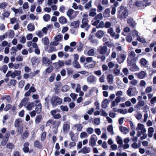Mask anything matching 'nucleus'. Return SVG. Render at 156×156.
Listing matches in <instances>:
<instances>
[{
	"label": "nucleus",
	"instance_id": "aec40b11",
	"mask_svg": "<svg viewBox=\"0 0 156 156\" xmlns=\"http://www.w3.org/2000/svg\"><path fill=\"white\" fill-rule=\"evenodd\" d=\"M42 62L44 64L48 65H49L51 63L48 58L46 57H44L42 58Z\"/></svg>",
	"mask_w": 156,
	"mask_h": 156
},
{
	"label": "nucleus",
	"instance_id": "1a4fd4ad",
	"mask_svg": "<svg viewBox=\"0 0 156 156\" xmlns=\"http://www.w3.org/2000/svg\"><path fill=\"white\" fill-rule=\"evenodd\" d=\"M88 21H86V20H82V24L81 26V27L82 28H84L85 30L87 31L90 27V25H88L87 23Z\"/></svg>",
	"mask_w": 156,
	"mask_h": 156
},
{
	"label": "nucleus",
	"instance_id": "f257e3e1",
	"mask_svg": "<svg viewBox=\"0 0 156 156\" xmlns=\"http://www.w3.org/2000/svg\"><path fill=\"white\" fill-rule=\"evenodd\" d=\"M96 64V61L93 60L92 57H87L86 62L84 63V66L87 69L94 68Z\"/></svg>",
	"mask_w": 156,
	"mask_h": 156
},
{
	"label": "nucleus",
	"instance_id": "603ef678",
	"mask_svg": "<svg viewBox=\"0 0 156 156\" xmlns=\"http://www.w3.org/2000/svg\"><path fill=\"white\" fill-rule=\"evenodd\" d=\"M97 11L100 12L102 11L104 9L103 7L100 4H98L97 6Z\"/></svg>",
	"mask_w": 156,
	"mask_h": 156
},
{
	"label": "nucleus",
	"instance_id": "9d476101",
	"mask_svg": "<svg viewBox=\"0 0 156 156\" xmlns=\"http://www.w3.org/2000/svg\"><path fill=\"white\" fill-rule=\"evenodd\" d=\"M35 105L36 107L35 108L36 112L37 113H40L41 111V104L40 103V101L38 100H36L35 101Z\"/></svg>",
	"mask_w": 156,
	"mask_h": 156
},
{
	"label": "nucleus",
	"instance_id": "dca6fc26",
	"mask_svg": "<svg viewBox=\"0 0 156 156\" xmlns=\"http://www.w3.org/2000/svg\"><path fill=\"white\" fill-rule=\"evenodd\" d=\"M119 129L120 131L123 133L124 134H126L127 132L129 131V129L122 126H119Z\"/></svg>",
	"mask_w": 156,
	"mask_h": 156
},
{
	"label": "nucleus",
	"instance_id": "cd10ccee",
	"mask_svg": "<svg viewBox=\"0 0 156 156\" xmlns=\"http://www.w3.org/2000/svg\"><path fill=\"white\" fill-rule=\"evenodd\" d=\"M96 9L93 8L89 11V16H94L96 15Z\"/></svg>",
	"mask_w": 156,
	"mask_h": 156
},
{
	"label": "nucleus",
	"instance_id": "b1692460",
	"mask_svg": "<svg viewBox=\"0 0 156 156\" xmlns=\"http://www.w3.org/2000/svg\"><path fill=\"white\" fill-rule=\"evenodd\" d=\"M80 23V22L78 20L73 21L71 23L70 26L74 28H77L79 26Z\"/></svg>",
	"mask_w": 156,
	"mask_h": 156
},
{
	"label": "nucleus",
	"instance_id": "69168bd1",
	"mask_svg": "<svg viewBox=\"0 0 156 156\" xmlns=\"http://www.w3.org/2000/svg\"><path fill=\"white\" fill-rule=\"evenodd\" d=\"M92 2L90 1L85 4L84 7L85 9H87L91 6Z\"/></svg>",
	"mask_w": 156,
	"mask_h": 156
},
{
	"label": "nucleus",
	"instance_id": "338daca9",
	"mask_svg": "<svg viewBox=\"0 0 156 156\" xmlns=\"http://www.w3.org/2000/svg\"><path fill=\"white\" fill-rule=\"evenodd\" d=\"M113 73L116 76H117L120 73V70L118 69H114Z\"/></svg>",
	"mask_w": 156,
	"mask_h": 156
},
{
	"label": "nucleus",
	"instance_id": "7c9ffc66",
	"mask_svg": "<svg viewBox=\"0 0 156 156\" xmlns=\"http://www.w3.org/2000/svg\"><path fill=\"white\" fill-rule=\"evenodd\" d=\"M83 151V154H87L90 152V149L89 147H87L86 146L82 148Z\"/></svg>",
	"mask_w": 156,
	"mask_h": 156
},
{
	"label": "nucleus",
	"instance_id": "6ab92c4d",
	"mask_svg": "<svg viewBox=\"0 0 156 156\" xmlns=\"http://www.w3.org/2000/svg\"><path fill=\"white\" fill-rule=\"evenodd\" d=\"M25 107L28 110H31L32 108L34 107V103L33 102H27V104L25 105Z\"/></svg>",
	"mask_w": 156,
	"mask_h": 156
},
{
	"label": "nucleus",
	"instance_id": "f03ea898",
	"mask_svg": "<svg viewBox=\"0 0 156 156\" xmlns=\"http://www.w3.org/2000/svg\"><path fill=\"white\" fill-rule=\"evenodd\" d=\"M128 12L127 10L123 6L119 8L118 13V16L120 19H125L128 16Z\"/></svg>",
	"mask_w": 156,
	"mask_h": 156
},
{
	"label": "nucleus",
	"instance_id": "4be33fe9",
	"mask_svg": "<svg viewBox=\"0 0 156 156\" xmlns=\"http://www.w3.org/2000/svg\"><path fill=\"white\" fill-rule=\"evenodd\" d=\"M22 120L20 118L17 119H16L14 122V126L15 127H18L20 125V124L22 123Z\"/></svg>",
	"mask_w": 156,
	"mask_h": 156
},
{
	"label": "nucleus",
	"instance_id": "6e6d98bb",
	"mask_svg": "<svg viewBox=\"0 0 156 156\" xmlns=\"http://www.w3.org/2000/svg\"><path fill=\"white\" fill-rule=\"evenodd\" d=\"M6 148L8 149H9L11 150L13 148L14 146L13 144H12V143H9L6 145Z\"/></svg>",
	"mask_w": 156,
	"mask_h": 156
},
{
	"label": "nucleus",
	"instance_id": "09e8293b",
	"mask_svg": "<svg viewBox=\"0 0 156 156\" xmlns=\"http://www.w3.org/2000/svg\"><path fill=\"white\" fill-rule=\"evenodd\" d=\"M141 65L143 66H145L147 63V61L144 58H142L140 60Z\"/></svg>",
	"mask_w": 156,
	"mask_h": 156
},
{
	"label": "nucleus",
	"instance_id": "bf43d9fd",
	"mask_svg": "<svg viewBox=\"0 0 156 156\" xmlns=\"http://www.w3.org/2000/svg\"><path fill=\"white\" fill-rule=\"evenodd\" d=\"M29 16L30 19L32 20H34L35 19L37 20L38 19V17L32 13L30 14Z\"/></svg>",
	"mask_w": 156,
	"mask_h": 156
},
{
	"label": "nucleus",
	"instance_id": "58836bf2",
	"mask_svg": "<svg viewBox=\"0 0 156 156\" xmlns=\"http://www.w3.org/2000/svg\"><path fill=\"white\" fill-rule=\"evenodd\" d=\"M87 54L88 56H93L95 54V51L94 49L89 50L87 52Z\"/></svg>",
	"mask_w": 156,
	"mask_h": 156
},
{
	"label": "nucleus",
	"instance_id": "5fc2aeb1",
	"mask_svg": "<svg viewBox=\"0 0 156 156\" xmlns=\"http://www.w3.org/2000/svg\"><path fill=\"white\" fill-rule=\"evenodd\" d=\"M96 91V93H97L98 91V90L95 87H92L89 91V93L90 95H91L92 93L95 91Z\"/></svg>",
	"mask_w": 156,
	"mask_h": 156
},
{
	"label": "nucleus",
	"instance_id": "a18cd8bd",
	"mask_svg": "<svg viewBox=\"0 0 156 156\" xmlns=\"http://www.w3.org/2000/svg\"><path fill=\"white\" fill-rule=\"evenodd\" d=\"M55 48L53 46L50 45V44L49 46V48L48 50V52L51 53L54 51H55Z\"/></svg>",
	"mask_w": 156,
	"mask_h": 156
},
{
	"label": "nucleus",
	"instance_id": "f3484780",
	"mask_svg": "<svg viewBox=\"0 0 156 156\" xmlns=\"http://www.w3.org/2000/svg\"><path fill=\"white\" fill-rule=\"evenodd\" d=\"M28 100V99L27 98H23L19 105V107L20 108L23 105L25 106V105H26L27 104Z\"/></svg>",
	"mask_w": 156,
	"mask_h": 156
},
{
	"label": "nucleus",
	"instance_id": "3c124183",
	"mask_svg": "<svg viewBox=\"0 0 156 156\" xmlns=\"http://www.w3.org/2000/svg\"><path fill=\"white\" fill-rule=\"evenodd\" d=\"M135 116L136 118L139 120H140L142 117V114L139 112H138L135 115Z\"/></svg>",
	"mask_w": 156,
	"mask_h": 156
},
{
	"label": "nucleus",
	"instance_id": "864d4df0",
	"mask_svg": "<svg viewBox=\"0 0 156 156\" xmlns=\"http://www.w3.org/2000/svg\"><path fill=\"white\" fill-rule=\"evenodd\" d=\"M43 19L44 21H47L50 19V16L49 14H45L44 16Z\"/></svg>",
	"mask_w": 156,
	"mask_h": 156
},
{
	"label": "nucleus",
	"instance_id": "473e14b6",
	"mask_svg": "<svg viewBox=\"0 0 156 156\" xmlns=\"http://www.w3.org/2000/svg\"><path fill=\"white\" fill-rule=\"evenodd\" d=\"M54 39L58 41H61L62 39V36L61 34H58L55 36Z\"/></svg>",
	"mask_w": 156,
	"mask_h": 156
},
{
	"label": "nucleus",
	"instance_id": "4c0bfd02",
	"mask_svg": "<svg viewBox=\"0 0 156 156\" xmlns=\"http://www.w3.org/2000/svg\"><path fill=\"white\" fill-rule=\"evenodd\" d=\"M86 131L88 134H91L94 132V129L92 128L88 127L86 129Z\"/></svg>",
	"mask_w": 156,
	"mask_h": 156
},
{
	"label": "nucleus",
	"instance_id": "2eb2a0df",
	"mask_svg": "<svg viewBox=\"0 0 156 156\" xmlns=\"http://www.w3.org/2000/svg\"><path fill=\"white\" fill-rule=\"evenodd\" d=\"M110 9L109 8H107L104 10L103 13V16L105 18L109 17L110 16Z\"/></svg>",
	"mask_w": 156,
	"mask_h": 156
},
{
	"label": "nucleus",
	"instance_id": "37998d69",
	"mask_svg": "<svg viewBox=\"0 0 156 156\" xmlns=\"http://www.w3.org/2000/svg\"><path fill=\"white\" fill-rule=\"evenodd\" d=\"M127 22L128 24L132 27L135 26L134 24L133 23V19L131 18H129L127 19Z\"/></svg>",
	"mask_w": 156,
	"mask_h": 156
},
{
	"label": "nucleus",
	"instance_id": "423d86ee",
	"mask_svg": "<svg viewBox=\"0 0 156 156\" xmlns=\"http://www.w3.org/2000/svg\"><path fill=\"white\" fill-rule=\"evenodd\" d=\"M97 140V137L95 134L92 135L89 139V145L92 147L96 145V142Z\"/></svg>",
	"mask_w": 156,
	"mask_h": 156
},
{
	"label": "nucleus",
	"instance_id": "c03bdc74",
	"mask_svg": "<svg viewBox=\"0 0 156 156\" xmlns=\"http://www.w3.org/2000/svg\"><path fill=\"white\" fill-rule=\"evenodd\" d=\"M27 29L30 31H32L34 29V25L31 23L29 24L27 26Z\"/></svg>",
	"mask_w": 156,
	"mask_h": 156
},
{
	"label": "nucleus",
	"instance_id": "c9c22d12",
	"mask_svg": "<svg viewBox=\"0 0 156 156\" xmlns=\"http://www.w3.org/2000/svg\"><path fill=\"white\" fill-rule=\"evenodd\" d=\"M42 119V116L40 115L36 116L35 119V122L36 124H38L40 123Z\"/></svg>",
	"mask_w": 156,
	"mask_h": 156
},
{
	"label": "nucleus",
	"instance_id": "79ce46f5",
	"mask_svg": "<svg viewBox=\"0 0 156 156\" xmlns=\"http://www.w3.org/2000/svg\"><path fill=\"white\" fill-rule=\"evenodd\" d=\"M8 69V67L6 65H4L2 66H0V70L3 71L5 73H6Z\"/></svg>",
	"mask_w": 156,
	"mask_h": 156
},
{
	"label": "nucleus",
	"instance_id": "a211bd4d",
	"mask_svg": "<svg viewBox=\"0 0 156 156\" xmlns=\"http://www.w3.org/2000/svg\"><path fill=\"white\" fill-rule=\"evenodd\" d=\"M64 64L63 61H59L57 62L53 63V64L55 65L56 68H58L63 66H64Z\"/></svg>",
	"mask_w": 156,
	"mask_h": 156
},
{
	"label": "nucleus",
	"instance_id": "4d7b16f0",
	"mask_svg": "<svg viewBox=\"0 0 156 156\" xmlns=\"http://www.w3.org/2000/svg\"><path fill=\"white\" fill-rule=\"evenodd\" d=\"M100 118H95L94 119V122L96 125H98L100 123Z\"/></svg>",
	"mask_w": 156,
	"mask_h": 156
},
{
	"label": "nucleus",
	"instance_id": "bb28decb",
	"mask_svg": "<svg viewBox=\"0 0 156 156\" xmlns=\"http://www.w3.org/2000/svg\"><path fill=\"white\" fill-rule=\"evenodd\" d=\"M108 82L109 83L112 84L113 81V77L111 74H109L107 77Z\"/></svg>",
	"mask_w": 156,
	"mask_h": 156
},
{
	"label": "nucleus",
	"instance_id": "ddd939ff",
	"mask_svg": "<svg viewBox=\"0 0 156 156\" xmlns=\"http://www.w3.org/2000/svg\"><path fill=\"white\" fill-rule=\"evenodd\" d=\"M126 57V55L125 54H121L118 57L117 59L119 63H121L124 61Z\"/></svg>",
	"mask_w": 156,
	"mask_h": 156
},
{
	"label": "nucleus",
	"instance_id": "72a5a7b5",
	"mask_svg": "<svg viewBox=\"0 0 156 156\" xmlns=\"http://www.w3.org/2000/svg\"><path fill=\"white\" fill-rule=\"evenodd\" d=\"M117 143L119 145H122L123 143L122 138L119 136H118L116 139Z\"/></svg>",
	"mask_w": 156,
	"mask_h": 156
},
{
	"label": "nucleus",
	"instance_id": "412c9836",
	"mask_svg": "<svg viewBox=\"0 0 156 156\" xmlns=\"http://www.w3.org/2000/svg\"><path fill=\"white\" fill-rule=\"evenodd\" d=\"M58 22L61 24H63L67 22V20L64 16H61L58 19Z\"/></svg>",
	"mask_w": 156,
	"mask_h": 156
},
{
	"label": "nucleus",
	"instance_id": "2f4dec72",
	"mask_svg": "<svg viewBox=\"0 0 156 156\" xmlns=\"http://www.w3.org/2000/svg\"><path fill=\"white\" fill-rule=\"evenodd\" d=\"M144 101L139 100L137 104V105L135 106V108H138V107H142L144 105Z\"/></svg>",
	"mask_w": 156,
	"mask_h": 156
},
{
	"label": "nucleus",
	"instance_id": "6e6552de",
	"mask_svg": "<svg viewBox=\"0 0 156 156\" xmlns=\"http://www.w3.org/2000/svg\"><path fill=\"white\" fill-rule=\"evenodd\" d=\"M107 50L108 48L106 46H101L98 49L100 54L103 55H104L106 53Z\"/></svg>",
	"mask_w": 156,
	"mask_h": 156
},
{
	"label": "nucleus",
	"instance_id": "0eeeda50",
	"mask_svg": "<svg viewBox=\"0 0 156 156\" xmlns=\"http://www.w3.org/2000/svg\"><path fill=\"white\" fill-rule=\"evenodd\" d=\"M136 130L138 131L140 130L141 133H146L147 131L144 126L143 124L140 123L138 124L137 127L136 128Z\"/></svg>",
	"mask_w": 156,
	"mask_h": 156
},
{
	"label": "nucleus",
	"instance_id": "a878e982",
	"mask_svg": "<svg viewBox=\"0 0 156 156\" xmlns=\"http://www.w3.org/2000/svg\"><path fill=\"white\" fill-rule=\"evenodd\" d=\"M63 128L64 131L67 132L70 129V126L69 124L65 122L63 125Z\"/></svg>",
	"mask_w": 156,
	"mask_h": 156
},
{
	"label": "nucleus",
	"instance_id": "c756f323",
	"mask_svg": "<svg viewBox=\"0 0 156 156\" xmlns=\"http://www.w3.org/2000/svg\"><path fill=\"white\" fill-rule=\"evenodd\" d=\"M88 136V134L86 132H82L80 135V137L81 139L87 138Z\"/></svg>",
	"mask_w": 156,
	"mask_h": 156
},
{
	"label": "nucleus",
	"instance_id": "774afa93",
	"mask_svg": "<svg viewBox=\"0 0 156 156\" xmlns=\"http://www.w3.org/2000/svg\"><path fill=\"white\" fill-rule=\"evenodd\" d=\"M102 14L101 13H100L98 14L94 18L95 19H99L100 20H102L103 19Z\"/></svg>",
	"mask_w": 156,
	"mask_h": 156
},
{
	"label": "nucleus",
	"instance_id": "a19ab883",
	"mask_svg": "<svg viewBox=\"0 0 156 156\" xmlns=\"http://www.w3.org/2000/svg\"><path fill=\"white\" fill-rule=\"evenodd\" d=\"M96 28H103L105 27V23L103 21H101L99 23V24L96 27Z\"/></svg>",
	"mask_w": 156,
	"mask_h": 156
},
{
	"label": "nucleus",
	"instance_id": "f704fd0d",
	"mask_svg": "<svg viewBox=\"0 0 156 156\" xmlns=\"http://www.w3.org/2000/svg\"><path fill=\"white\" fill-rule=\"evenodd\" d=\"M133 88L131 87H129L128 90H127V95L130 96H133L134 95L132 93L133 92Z\"/></svg>",
	"mask_w": 156,
	"mask_h": 156
},
{
	"label": "nucleus",
	"instance_id": "20e7f679",
	"mask_svg": "<svg viewBox=\"0 0 156 156\" xmlns=\"http://www.w3.org/2000/svg\"><path fill=\"white\" fill-rule=\"evenodd\" d=\"M20 71L15 70L13 72L11 71L8 72L6 76L7 77L11 76L12 78H14L16 76H20Z\"/></svg>",
	"mask_w": 156,
	"mask_h": 156
},
{
	"label": "nucleus",
	"instance_id": "49530a36",
	"mask_svg": "<svg viewBox=\"0 0 156 156\" xmlns=\"http://www.w3.org/2000/svg\"><path fill=\"white\" fill-rule=\"evenodd\" d=\"M34 144L35 147L37 148H41L42 147V145L39 141L36 140L34 143Z\"/></svg>",
	"mask_w": 156,
	"mask_h": 156
},
{
	"label": "nucleus",
	"instance_id": "8fccbe9b",
	"mask_svg": "<svg viewBox=\"0 0 156 156\" xmlns=\"http://www.w3.org/2000/svg\"><path fill=\"white\" fill-rule=\"evenodd\" d=\"M17 51V50L16 47H12L11 49V54H16V52Z\"/></svg>",
	"mask_w": 156,
	"mask_h": 156
},
{
	"label": "nucleus",
	"instance_id": "680f3d73",
	"mask_svg": "<svg viewBox=\"0 0 156 156\" xmlns=\"http://www.w3.org/2000/svg\"><path fill=\"white\" fill-rule=\"evenodd\" d=\"M74 12L73 9H69L67 12V15L69 17H70L71 15L73 14Z\"/></svg>",
	"mask_w": 156,
	"mask_h": 156
},
{
	"label": "nucleus",
	"instance_id": "4468645a",
	"mask_svg": "<svg viewBox=\"0 0 156 156\" xmlns=\"http://www.w3.org/2000/svg\"><path fill=\"white\" fill-rule=\"evenodd\" d=\"M136 75L138 78L140 79H143L146 75L147 73L145 71H141L138 73H136Z\"/></svg>",
	"mask_w": 156,
	"mask_h": 156
},
{
	"label": "nucleus",
	"instance_id": "c85d7f7f",
	"mask_svg": "<svg viewBox=\"0 0 156 156\" xmlns=\"http://www.w3.org/2000/svg\"><path fill=\"white\" fill-rule=\"evenodd\" d=\"M108 131L112 135L114 134V133L113 131V126L112 125L108 126L107 128Z\"/></svg>",
	"mask_w": 156,
	"mask_h": 156
},
{
	"label": "nucleus",
	"instance_id": "f8f14e48",
	"mask_svg": "<svg viewBox=\"0 0 156 156\" xmlns=\"http://www.w3.org/2000/svg\"><path fill=\"white\" fill-rule=\"evenodd\" d=\"M87 81L90 83H94L96 82V78L94 75H92L88 76L87 79Z\"/></svg>",
	"mask_w": 156,
	"mask_h": 156
},
{
	"label": "nucleus",
	"instance_id": "9b49d317",
	"mask_svg": "<svg viewBox=\"0 0 156 156\" xmlns=\"http://www.w3.org/2000/svg\"><path fill=\"white\" fill-rule=\"evenodd\" d=\"M106 32L102 30H100L98 31L95 34L96 37L99 39H101L102 38L105 34Z\"/></svg>",
	"mask_w": 156,
	"mask_h": 156
},
{
	"label": "nucleus",
	"instance_id": "e433bc0d",
	"mask_svg": "<svg viewBox=\"0 0 156 156\" xmlns=\"http://www.w3.org/2000/svg\"><path fill=\"white\" fill-rule=\"evenodd\" d=\"M154 131V129L152 127H150L148 129V136L151 137L152 136L153 133Z\"/></svg>",
	"mask_w": 156,
	"mask_h": 156
},
{
	"label": "nucleus",
	"instance_id": "052dcab7",
	"mask_svg": "<svg viewBox=\"0 0 156 156\" xmlns=\"http://www.w3.org/2000/svg\"><path fill=\"white\" fill-rule=\"evenodd\" d=\"M8 34L10 38H12L14 36V33L13 30H10L8 32Z\"/></svg>",
	"mask_w": 156,
	"mask_h": 156
},
{
	"label": "nucleus",
	"instance_id": "e2e57ef3",
	"mask_svg": "<svg viewBox=\"0 0 156 156\" xmlns=\"http://www.w3.org/2000/svg\"><path fill=\"white\" fill-rule=\"evenodd\" d=\"M36 35L39 37L41 38L44 35V33L41 31L38 30L36 33Z\"/></svg>",
	"mask_w": 156,
	"mask_h": 156
},
{
	"label": "nucleus",
	"instance_id": "393cba45",
	"mask_svg": "<svg viewBox=\"0 0 156 156\" xmlns=\"http://www.w3.org/2000/svg\"><path fill=\"white\" fill-rule=\"evenodd\" d=\"M33 47L35 49L34 50V52L37 55H39L40 54V51L37 44H33Z\"/></svg>",
	"mask_w": 156,
	"mask_h": 156
},
{
	"label": "nucleus",
	"instance_id": "39448f33",
	"mask_svg": "<svg viewBox=\"0 0 156 156\" xmlns=\"http://www.w3.org/2000/svg\"><path fill=\"white\" fill-rule=\"evenodd\" d=\"M107 33L110 34L111 37L115 39H118L119 37V35L118 34H116L114 32L113 29L112 27L108 29Z\"/></svg>",
	"mask_w": 156,
	"mask_h": 156
},
{
	"label": "nucleus",
	"instance_id": "0e129e2a",
	"mask_svg": "<svg viewBox=\"0 0 156 156\" xmlns=\"http://www.w3.org/2000/svg\"><path fill=\"white\" fill-rule=\"evenodd\" d=\"M118 112L120 113L125 114L127 113V111L126 109L123 110L122 109H119Z\"/></svg>",
	"mask_w": 156,
	"mask_h": 156
},
{
	"label": "nucleus",
	"instance_id": "7ed1b4c3",
	"mask_svg": "<svg viewBox=\"0 0 156 156\" xmlns=\"http://www.w3.org/2000/svg\"><path fill=\"white\" fill-rule=\"evenodd\" d=\"M51 105L53 107H55L58 105L61 104L62 100L60 98L57 97H52L51 99Z\"/></svg>",
	"mask_w": 156,
	"mask_h": 156
},
{
	"label": "nucleus",
	"instance_id": "5701e85b",
	"mask_svg": "<svg viewBox=\"0 0 156 156\" xmlns=\"http://www.w3.org/2000/svg\"><path fill=\"white\" fill-rule=\"evenodd\" d=\"M109 101L107 99H105L102 102V107L103 108H106L108 107V104L109 103Z\"/></svg>",
	"mask_w": 156,
	"mask_h": 156
},
{
	"label": "nucleus",
	"instance_id": "13d9d810",
	"mask_svg": "<svg viewBox=\"0 0 156 156\" xmlns=\"http://www.w3.org/2000/svg\"><path fill=\"white\" fill-rule=\"evenodd\" d=\"M112 26V23L110 22L106 21L105 23V27L106 28H109Z\"/></svg>",
	"mask_w": 156,
	"mask_h": 156
},
{
	"label": "nucleus",
	"instance_id": "ea45409f",
	"mask_svg": "<svg viewBox=\"0 0 156 156\" xmlns=\"http://www.w3.org/2000/svg\"><path fill=\"white\" fill-rule=\"evenodd\" d=\"M74 127L76 128L77 130L78 131H80L82 129L83 126L80 124H76L74 125Z\"/></svg>",
	"mask_w": 156,
	"mask_h": 156
},
{
	"label": "nucleus",
	"instance_id": "de8ad7c7",
	"mask_svg": "<svg viewBox=\"0 0 156 156\" xmlns=\"http://www.w3.org/2000/svg\"><path fill=\"white\" fill-rule=\"evenodd\" d=\"M73 64L74 66L77 69L80 68L81 66L79 62L76 61H74L73 62Z\"/></svg>",
	"mask_w": 156,
	"mask_h": 156
}]
</instances>
